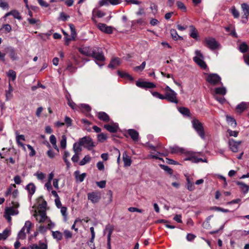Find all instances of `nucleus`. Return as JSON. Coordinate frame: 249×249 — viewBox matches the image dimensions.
I'll list each match as a JSON object with an SVG mask.
<instances>
[{
  "label": "nucleus",
  "instance_id": "obj_1",
  "mask_svg": "<svg viewBox=\"0 0 249 249\" xmlns=\"http://www.w3.org/2000/svg\"><path fill=\"white\" fill-rule=\"evenodd\" d=\"M79 51L82 54L94 58L99 67L101 68L104 65L105 58L101 48L96 47L91 48L89 46H85L79 48Z\"/></svg>",
  "mask_w": 249,
  "mask_h": 249
},
{
  "label": "nucleus",
  "instance_id": "obj_2",
  "mask_svg": "<svg viewBox=\"0 0 249 249\" xmlns=\"http://www.w3.org/2000/svg\"><path fill=\"white\" fill-rule=\"evenodd\" d=\"M207 47L212 51L219 50L221 45L219 42L213 37H208L205 39Z\"/></svg>",
  "mask_w": 249,
  "mask_h": 249
},
{
  "label": "nucleus",
  "instance_id": "obj_3",
  "mask_svg": "<svg viewBox=\"0 0 249 249\" xmlns=\"http://www.w3.org/2000/svg\"><path fill=\"white\" fill-rule=\"evenodd\" d=\"M32 223L29 221L25 222L24 226L18 232V239H24L26 238V233H29Z\"/></svg>",
  "mask_w": 249,
  "mask_h": 249
},
{
  "label": "nucleus",
  "instance_id": "obj_4",
  "mask_svg": "<svg viewBox=\"0 0 249 249\" xmlns=\"http://www.w3.org/2000/svg\"><path fill=\"white\" fill-rule=\"evenodd\" d=\"M145 145L148 147V148L150 149L151 153L149 156V157L151 159H159V160H162V158H159V156H165L163 153H160L159 152H156V146H153L151 144H150L149 142H147L145 143Z\"/></svg>",
  "mask_w": 249,
  "mask_h": 249
},
{
  "label": "nucleus",
  "instance_id": "obj_5",
  "mask_svg": "<svg viewBox=\"0 0 249 249\" xmlns=\"http://www.w3.org/2000/svg\"><path fill=\"white\" fill-rule=\"evenodd\" d=\"M206 80L212 85H217L219 84H222L221 82V77L216 73L209 74L206 78Z\"/></svg>",
  "mask_w": 249,
  "mask_h": 249
},
{
  "label": "nucleus",
  "instance_id": "obj_6",
  "mask_svg": "<svg viewBox=\"0 0 249 249\" xmlns=\"http://www.w3.org/2000/svg\"><path fill=\"white\" fill-rule=\"evenodd\" d=\"M163 97L164 100H166L170 103L176 104L178 103L177 93L174 90L168 92H165Z\"/></svg>",
  "mask_w": 249,
  "mask_h": 249
},
{
  "label": "nucleus",
  "instance_id": "obj_7",
  "mask_svg": "<svg viewBox=\"0 0 249 249\" xmlns=\"http://www.w3.org/2000/svg\"><path fill=\"white\" fill-rule=\"evenodd\" d=\"M82 146L88 150H91L94 146V143L91 138L88 136L84 137L79 139Z\"/></svg>",
  "mask_w": 249,
  "mask_h": 249
},
{
  "label": "nucleus",
  "instance_id": "obj_8",
  "mask_svg": "<svg viewBox=\"0 0 249 249\" xmlns=\"http://www.w3.org/2000/svg\"><path fill=\"white\" fill-rule=\"evenodd\" d=\"M18 213V210L13 206L7 207L5 210L4 217L8 222H10L12 219L11 215H17Z\"/></svg>",
  "mask_w": 249,
  "mask_h": 249
},
{
  "label": "nucleus",
  "instance_id": "obj_9",
  "mask_svg": "<svg viewBox=\"0 0 249 249\" xmlns=\"http://www.w3.org/2000/svg\"><path fill=\"white\" fill-rule=\"evenodd\" d=\"M241 8L243 12L242 17V22L246 23L248 20V17L249 16V5L246 3H244L241 4Z\"/></svg>",
  "mask_w": 249,
  "mask_h": 249
},
{
  "label": "nucleus",
  "instance_id": "obj_10",
  "mask_svg": "<svg viewBox=\"0 0 249 249\" xmlns=\"http://www.w3.org/2000/svg\"><path fill=\"white\" fill-rule=\"evenodd\" d=\"M137 87L142 89H153L156 88V85L152 82L146 81H137L136 82Z\"/></svg>",
  "mask_w": 249,
  "mask_h": 249
},
{
  "label": "nucleus",
  "instance_id": "obj_11",
  "mask_svg": "<svg viewBox=\"0 0 249 249\" xmlns=\"http://www.w3.org/2000/svg\"><path fill=\"white\" fill-rule=\"evenodd\" d=\"M192 124L194 128L196 130V131L197 132L199 136L202 138V124L198 121L196 119H194L193 120Z\"/></svg>",
  "mask_w": 249,
  "mask_h": 249
},
{
  "label": "nucleus",
  "instance_id": "obj_12",
  "mask_svg": "<svg viewBox=\"0 0 249 249\" xmlns=\"http://www.w3.org/2000/svg\"><path fill=\"white\" fill-rule=\"evenodd\" d=\"M15 134L16 141L17 144L18 145V146L21 147L24 151H26L25 145L23 142H21V141H25V138L24 135L19 134L18 131H17L15 132Z\"/></svg>",
  "mask_w": 249,
  "mask_h": 249
},
{
  "label": "nucleus",
  "instance_id": "obj_13",
  "mask_svg": "<svg viewBox=\"0 0 249 249\" xmlns=\"http://www.w3.org/2000/svg\"><path fill=\"white\" fill-rule=\"evenodd\" d=\"M97 26L101 31L106 34H111L113 32L112 27L107 26L105 23H99Z\"/></svg>",
  "mask_w": 249,
  "mask_h": 249
},
{
  "label": "nucleus",
  "instance_id": "obj_14",
  "mask_svg": "<svg viewBox=\"0 0 249 249\" xmlns=\"http://www.w3.org/2000/svg\"><path fill=\"white\" fill-rule=\"evenodd\" d=\"M122 0H100L99 5L100 6H108L109 4L116 5L120 4Z\"/></svg>",
  "mask_w": 249,
  "mask_h": 249
},
{
  "label": "nucleus",
  "instance_id": "obj_15",
  "mask_svg": "<svg viewBox=\"0 0 249 249\" xmlns=\"http://www.w3.org/2000/svg\"><path fill=\"white\" fill-rule=\"evenodd\" d=\"M36 220L39 223H43L48 220L45 210L39 211L38 214L35 215Z\"/></svg>",
  "mask_w": 249,
  "mask_h": 249
},
{
  "label": "nucleus",
  "instance_id": "obj_16",
  "mask_svg": "<svg viewBox=\"0 0 249 249\" xmlns=\"http://www.w3.org/2000/svg\"><path fill=\"white\" fill-rule=\"evenodd\" d=\"M196 56L194 57L193 60L202 68V54L200 51L196 50L195 51Z\"/></svg>",
  "mask_w": 249,
  "mask_h": 249
},
{
  "label": "nucleus",
  "instance_id": "obj_17",
  "mask_svg": "<svg viewBox=\"0 0 249 249\" xmlns=\"http://www.w3.org/2000/svg\"><path fill=\"white\" fill-rule=\"evenodd\" d=\"M107 131L111 133H115L117 132L119 129V125L117 123H112L111 124H106L104 126Z\"/></svg>",
  "mask_w": 249,
  "mask_h": 249
},
{
  "label": "nucleus",
  "instance_id": "obj_18",
  "mask_svg": "<svg viewBox=\"0 0 249 249\" xmlns=\"http://www.w3.org/2000/svg\"><path fill=\"white\" fill-rule=\"evenodd\" d=\"M241 142H236L233 139H230L229 141V146L230 149L233 152H236L238 151V146L241 143Z\"/></svg>",
  "mask_w": 249,
  "mask_h": 249
},
{
  "label": "nucleus",
  "instance_id": "obj_19",
  "mask_svg": "<svg viewBox=\"0 0 249 249\" xmlns=\"http://www.w3.org/2000/svg\"><path fill=\"white\" fill-rule=\"evenodd\" d=\"M170 149L171 153L172 154H181L186 152V150L185 149L180 147L177 145L170 146Z\"/></svg>",
  "mask_w": 249,
  "mask_h": 249
},
{
  "label": "nucleus",
  "instance_id": "obj_20",
  "mask_svg": "<svg viewBox=\"0 0 249 249\" xmlns=\"http://www.w3.org/2000/svg\"><path fill=\"white\" fill-rule=\"evenodd\" d=\"M25 189L28 192V197L31 198L32 196L35 194L36 190V187L33 183H30L27 184L25 187Z\"/></svg>",
  "mask_w": 249,
  "mask_h": 249
},
{
  "label": "nucleus",
  "instance_id": "obj_21",
  "mask_svg": "<svg viewBox=\"0 0 249 249\" xmlns=\"http://www.w3.org/2000/svg\"><path fill=\"white\" fill-rule=\"evenodd\" d=\"M185 176L186 178L187 189L191 191L194 190L195 189V185L193 178L187 174H185Z\"/></svg>",
  "mask_w": 249,
  "mask_h": 249
},
{
  "label": "nucleus",
  "instance_id": "obj_22",
  "mask_svg": "<svg viewBox=\"0 0 249 249\" xmlns=\"http://www.w3.org/2000/svg\"><path fill=\"white\" fill-rule=\"evenodd\" d=\"M88 198L93 203H96L99 201L100 197L97 193L92 192L88 194Z\"/></svg>",
  "mask_w": 249,
  "mask_h": 249
},
{
  "label": "nucleus",
  "instance_id": "obj_23",
  "mask_svg": "<svg viewBox=\"0 0 249 249\" xmlns=\"http://www.w3.org/2000/svg\"><path fill=\"white\" fill-rule=\"evenodd\" d=\"M74 174L77 182H82L84 181L86 177V174L85 173L80 174V171L78 170L75 171Z\"/></svg>",
  "mask_w": 249,
  "mask_h": 249
},
{
  "label": "nucleus",
  "instance_id": "obj_24",
  "mask_svg": "<svg viewBox=\"0 0 249 249\" xmlns=\"http://www.w3.org/2000/svg\"><path fill=\"white\" fill-rule=\"evenodd\" d=\"M127 132L133 141L135 142L138 141L139 135L138 131L133 129H129L128 130Z\"/></svg>",
  "mask_w": 249,
  "mask_h": 249
},
{
  "label": "nucleus",
  "instance_id": "obj_25",
  "mask_svg": "<svg viewBox=\"0 0 249 249\" xmlns=\"http://www.w3.org/2000/svg\"><path fill=\"white\" fill-rule=\"evenodd\" d=\"M123 160L125 167L130 166L132 163L130 157L127 155L126 152H124L123 154Z\"/></svg>",
  "mask_w": 249,
  "mask_h": 249
},
{
  "label": "nucleus",
  "instance_id": "obj_26",
  "mask_svg": "<svg viewBox=\"0 0 249 249\" xmlns=\"http://www.w3.org/2000/svg\"><path fill=\"white\" fill-rule=\"evenodd\" d=\"M120 64H121V61H120V58H119L118 57H115L111 60L108 67V68L113 69L116 68Z\"/></svg>",
  "mask_w": 249,
  "mask_h": 249
},
{
  "label": "nucleus",
  "instance_id": "obj_27",
  "mask_svg": "<svg viewBox=\"0 0 249 249\" xmlns=\"http://www.w3.org/2000/svg\"><path fill=\"white\" fill-rule=\"evenodd\" d=\"M7 51L9 53L10 57L13 60H16L18 59V57L17 56V53H16V51L14 48L12 47H8L7 48Z\"/></svg>",
  "mask_w": 249,
  "mask_h": 249
},
{
  "label": "nucleus",
  "instance_id": "obj_28",
  "mask_svg": "<svg viewBox=\"0 0 249 249\" xmlns=\"http://www.w3.org/2000/svg\"><path fill=\"white\" fill-rule=\"evenodd\" d=\"M214 95H225L227 93V89L224 87L222 86L221 87L216 88L214 89Z\"/></svg>",
  "mask_w": 249,
  "mask_h": 249
},
{
  "label": "nucleus",
  "instance_id": "obj_29",
  "mask_svg": "<svg viewBox=\"0 0 249 249\" xmlns=\"http://www.w3.org/2000/svg\"><path fill=\"white\" fill-rule=\"evenodd\" d=\"M178 111L184 117H190V110L185 107H178Z\"/></svg>",
  "mask_w": 249,
  "mask_h": 249
},
{
  "label": "nucleus",
  "instance_id": "obj_30",
  "mask_svg": "<svg viewBox=\"0 0 249 249\" xmlns=\"http://www.w3.org/2000/svg\"><path fill=\"white\" fill-rule=\"evenodd\" d=\"M10 15L13 16L15 18H16V19H18L19 20H20L22 18L21 16L20 15L19 13L17 10H12L9 12L5 14L4 17H7Z\"/></svg>",
  "mask_w": 249,
  "mask_h": 249
},
{
  "label": "nucleus",
  "instance_id": "obj_31",
  "mask_svg": "<svg viewBox=\"0 0 249 249\" xmlns=\"http://www.w3.org/2000/svg\"><path fill=\"white\" fill-rule=\"evenodd\" d=\"M236 184L239 186L241 191L244 194H247L249 190V186L242 182L237 181Z\"/></svg>",
  "mask_w": 249,
  "mask_h": 249
},
{
  "label": "nucleus",
  "instance_id": "obj_32",
  "mask_svg": "<svg viewBox=\"0 0 249 249\" xmlns=\"http://www.w3.org/2000/svg\"><path fill=\"white\" fill-rule=\"evenodd\" d=\"M107 231L108 232L107 235V247L108 249H111V246H110V239H111V235L113 232V229L111 227H106L105 232Z\"/></svg>",
  "mask_w": 249,
  "mask_h": 249
},
{
  "label": "nucleus",
  "instance_id": "obj_33",
  "mask_svg": "<svg viewBox=\"0 0 249 249\" xmlns=\"http://www.w3.org/2000/svg\"><path fill=\"white\" fill-rule=\"evenodd\" d=\"M99 119L104 122H108L109 120V116L105 112H99L98 114Z\"/></svg>",
  "mask_w": 249,
  "mask_h": 249
},
{
  "label": "nucleus",
  "instance_id": "obj_34",
  "mask_svg": "<svg viewBox=\"0 0 249 249\" xmlns=\"http://www.w3.org/2000/svg\"><path fill=\"white\" fill-rule=\"evenodd\" d=\"M118 74L121 77L125 78L131 81H133L134 80V78L132 77L130 74L124 71H117Z\"/></svg>",
  "mask_w": 249,
  "mask_h": 249
},
{
  "label": "nucleus",
  "instance_id": "obj_35",
  "mask_svg": "<svg viewBox=\"0 0 249 249\" xmlns=\"http://www.w3.org/2000/svg\"><path fill=\"white\" fill-rule=\"evenodd\" d=\"M171 36H172L173 39L175 40H178V39H183V37L180 36H179L175 29H172L170 31Z\"/></svg>",
  "mask_w": 249,
  "mask_h": 249
},
{
  "label": "nucleus",
  "instance_id": "obj_36",
  "mask_svg": "<svg viewBox=\"0 0 249 249\" xmlns=\"http://www.w3.org/2000/svg\"><path fill=\"white\" fill-rule=\"evenodd\" d=\"M82 144L79 140L78 142H75L73 145V150L74 153H78L82 151Z\"/></svg>",
  "mask_w": 249,
  "mask_h": 249
},
{
  "label": "nucleus",
  "instance_id": "obj_37",
  "mask_svg": "<svg viewBox=\"0 0 249 249\" xmlns=\"http://www.w3.org/2000/svg\"><path fill=\"white\" fill-rule=\"evenodd\" d=\"M190 27L191 28L190 36L191 37H192L196 40H197L198 36V33H197V30L195 28V27L193 25L190 26Z\"/></svg>",
  "mask_w": 249,
  "mask_h": 249
},
{
  "label": "nucleus",
  "instance_id": "obj_38",
  "mask_svg": "<svg viewBox=\"0 0 249 249\" xmlns=\"http://www.w3.org/2000/svg\"><path fill=\"white\" fill-rule=\"evenodd\" d=\"M247 103L244 102H241L238 104L236 107V109L237 112L241 113L247 108Z\"/></svg>",
  "mask_w": 249,
  "mask_h": 249
},
{
  "label": "nucleus",
  "instance_id": "obj_39",
  "mask_svg": "<svg viewBox=\"0 0 249 249\" xmlns=\"http://www.w3.org/2000/svg\"><path fill=\"white\" fill-rule=\"evenodd\" d=\"M50 142L52 144L54 149L56 150L57 151H59V148L56 144V139L54 135H51L50 137Z\"/></svg>",
  "mask_w": 249,
  "mask_h": 249
},
{
  "label": "nucleus",
  "instance_id": "obj_40",
  "mask_svg": "<svg viewBox=\"0 0 249 249\" xmlns=\"http://www.w3.org/2000/svg\"><path fill=\"white\" fill-rule=\"evenodd\" d=\"M226 121L228 124L231 127H235L236 126V122L233 118L227 116Z\"/></svg>",
  "mask_w": 249,
  "mask_h": 249
},
{
  "label": "nucleus",
  "instance_id": "obj_41",
  "mask_svg": "<svg viewBox=\"0 0 249 249\" xmlns=\"http://www.w3.org/2000/svg\"><path fill=\"white\" fill-rule=\"evenodd\" d=\"M10 234V231L7 229H5L2 233H0V240L6 239Z\"/></svg>",
  "mask_w": 249,
  "mask_h": 249
},
{
  "label": "nucleus",
  "instance_id": "obj_42",
  "mask_svg": "<svg viewBox=\"0 0 249 249\" xmlns=\"http://www.w3.org/2000/svg\"><path fill=\"white\" fill-rule=\"evenodd\" d=\"M13 91V89L9 83L8 85V90L6 91V100H10L13 96L12 92Z\"/></svg>",
  "mask_w": 249,
  "mask_h": 249
},
{
  "label": "nucleus",
  "instance_id": "obj_43",
  "mask_svg": "<svg viewBox=\"0 0 249 249\" xmlns=\"http://www.w3.org/2000/svg\"><path fill=\"white\" fill-rule=\"evenodd\" d=\"M32 249H47V245L44 243H39V245L34 244L32 247Z\"/></svg>",
  "mask_w": 249,
  "mask_h": 249
},
{
  "label": "nucleus",
  "instance_id": "obj_44",
  "mask_svg": "<svg viewBox=\"0 0 249 249\" xmlns=\"http://www.w3.org/2000/svg\"><path fill=\"white\" fill-rule=\"evenodd\" d=\"M7 75L12 81H15L16 78V72L12 70H10L7 72Z\"/></svg>",
  "mask_w": 249,
  "mask_h": 249
},
{
  "label": "nucleus",
  "instance_id": "obj_45",
  "mask_svg": "<svg viewBox=\"0 0 249 249\" xmlns=\"http://www.w3.org/2000/svg\"><path fill=\"white\" fill-rule=\"evenodd\" d=\"M91 160V158L89 155L85 156L84 158L80 161L79 164L83 166L89 162Z\"/></svg>",
  "mask_w": 249,
  "mask_h": 249
},
{
  "label": "nucleus",
  "instance_id": "obj_46",
  "mask_svg": "<svg viewBox=\"0 0 249 249\" xmlns=\"http://www.w3.org/2000/svg\"><path fill=\"white\" fill-rule=\"evenodd\" d=\"M76 67L73 66V65L71 63H69L68 64L67 68L65 69V71H68L71 73H73L76 71Z\"/></svg>",
  "mask_w": 249,
  "mask_h": 249
},
{
  "label": "nucleus",
  "instance_id": "obj_47",
  "mask_svg": "<svg viewBox=\"0 0 249 249\" xmlns=\"http://www.w3.org/2000/svg\"><path fill=\"white\" fill-rule=\"evenodd\" d=\"M186 160H190L192 162L194 163H198L200 161H202V159L201 158H198L197 157H196L195 156H191L189 157H188L185 159Z\"/></svg>",
  "mask_w": 249,
  "mask_h": 249
},
{
  "label": "nucleus",
  "instance_id": "obj_48",
  "mask_svg": "<svg viewBox=\"0 0 249 249\" xmlns=\"http://www.w3.org/2000/svg\"><path fill=\"white\" fill-rule=\"evenodd\" d=\"M239 50L241 53H244L248 50V46L245 42L241 43L239 46Z\"/></svg>",
  "mask_w": 249,
  "mask_h": 249
},
{
  "label": "nucleus",
  "instance_id": "obj_49",
  "mask_svg": "<svg viewBox=\"0 0 249 249\" xmlns=\"http://www.w3.org/2000/svg\"><path fill=\"white\" fill-rule=\"evenodd\" d=\"M67 146V137L66 135H63L60 141V146L62 149H65Z\"/></svg>",
  "mask_w": 249,
  "mask_h": 249
},
{
  "label": "nucleus",
  "instance_id": "obj_50",
  "mask_svg": "<svg viewBox=\"0 0 249 249\" xmlns=\"http://www.w3.org/2000/svg\"><path fill=\"white\" fill-rule=\"evenodd\" d=\"M52 235L54 239L57 240H60L62 238V234L59 231H52Z\"/></svg>",
  "mask_w": 249,
  "mask_h": 249
},
{
  "label": "nucleus",
  "instance_id": "obj_51",
  "mask_svg": "<svg viewBox=\"0 0 249 249\" xmlns=\"http://www.w3.org/2000/svg\"><path fill=\"white\" fill-rule=\"evenodd\" d=\"M230 12L235 18H239V13L234 6H233L231 8Z\"/></svg>",
  "mask_w": 249,
  "mask_h": 249
},
{
  "label": "nucleus",
  "instance_id": "obj_52",
  "mask_svg": "<svg viewBox=\"0 0 249 249\" xmlns=\"http://www.w3.org/2000/svg\"><path fill=\"white\" fill-rule=\"evenodd\" d=\"M146 63L145 61L143 62L140 66H136L134 68V70L135 71L139 72L142 71L145 68Z\"/></svg>",
  "mask_w": 249,
  "mask_h": 249
},
{
  "label": "nucleus",
  "instance_id": "obj_53",
  "mask_svg": "<svg viewBox=\"0 0 249 249\" xmlns=\"http://www.w3.org/2000/svg\"><path fill=\"white\" fill-rule=\"evenodd\" d=\"M150 92L153 97L161 100H164V95L161 94L157 91H153L152 90H150Z\"/></svg>",
  "mask_w": 249,
  "mask_h": 249
},
{
  "label": "nucleus",
  "instance_id": "obj_54",
  "mask_svg": "<svg viewBox=\"0 0 249 249\" xmlns=\"http://www.w3.org/2000/svg\"><path fill=\"white\" fill-rule=\"evenodd\" d=\"M107 139V135L104 133H100L97 135V140L99 142H102Z\"/></svg>",
  "mask_w": 249,
  "mask_h": 249
},
{
  "label": "nucleus",
  "instance_id": "obj_55",
  "mask_svg": "<svg viewBox=\"0 0 249 249\" xmlns=\"http://www.w3.org/2000/svg\"><path fill=\"white\" fill-rule=\"evenodd\" d=\"M80 106L83 111H85L88 113H89L91 110V107L88 104H81L80 105Z\"/></svg>",
  "mask_w": 249,
  "mask_h": 249
},
{
  "label": "nucleus",
  "instance_id": "obj_56",
  "mask_svg": "<svg viewBox=\"0 0 249 249\" xmlns=\"http://www.w3.org/2000/svg\"><path fill=\"white\" fill-rule=\"evenodd\" d=\"M70 27L71 30V36L73 39H74L76 36V33L75 31V27L72 24H70Z\"/></svg>",
  "mask_w": 249,
  "mask_h": 249
},
{
  "label": "nucleus",
  "instance_id": "obj_57",
  "mask_svg": "<svg viewBox=\"0 0 249 249\" xmlns=\"http://www.w3.org/2000/svg\"><path fill=\"white\" fill-rule=\"evenodd\" d=\"M16 187V186L15 184H11L5 193V196H9V195H10L11 194L13 189Z\"/></svg>",
  "mask_w": 249,
  "mask_h": 249
},
{
  "label": "nucleus",
  "instance_id": "obj_58",
  "mask_svg": "<svg viewBox=\"0 0 249 249\" xmlns=\"http://www.w3.org/2000/svg\"><path fill=\"white\" fill-rule=\"evenodd\" d=\"M67 104L72 109H76V104L72 101L71 98H67Z\"/></svg>",
  "mask_w": 249,
  "mask_h": 249
},
{
  "label": "nucleus",
  "instance_id": "obj_59",
  "mask_svg": "<svg viewBox=\"0 0 249 249\" xmlns=\"http://www.w3.org/2000/svg\"><path fill=\"white\" fill-rule=\"evenodd\" d=\"M34 176H36L37 179L40 180H43L45 177V174L41 172H37L34 174Z\"/></svg>",
  "mask_w": 249,
  "mask_h": 249
},
{
  "label": "nucleus",
  "instance_id": "obj_60",
  "mask_svg": "<svg viewBox=\"0 0 249 249\" xmlns=\"http://www.w3.org/2000/svg\"><path fill=\"white\" fill-rule=\"evenodd\" d=\"M61 210H60V211H61V213L62 214V215L64 217V221H66L67 220V209L66 207H61Z\"/></svg>",
  "mask_w": 249,
  "mask_h": 249
},
{
  "label": "nucleus",
  "instance_id": "obj_61",
  "mask_svg": "<svg viewBox=\"0 0 249 249\" xmlns=\"http://www.w3.org/2000/svg\"><path fill=\"white\" fill-rule=\"evenodd\" d=\"M177 5L179 9L182 10L183 11H186V7L185 6V5L183 4V3L181 1H178L177 2Z\"/></svg>",
  "mask_w": 249,
  "mask_h": 249
},
{
  "label": "nucleus",
  "instance_id": "obj_62",
  "mask_svg": "<svg viewBox=\"0 0 249 249\" xmlns=\"http://www.w3.org/2000/svg\"><path fill=\"white\" fill-rule=\"evenodd\" d=\"M214 97L215 100H216L218 102L222 104H224L226 101L225 98L224 97H219L216 95H214Z\"/></svg>",
  "mask_w": 249,
  "mask_h": 249
},
{
  "label": "nucleus",
  "instance_id": "obj_63",
  "mask_svg": "<svg viewBox=\"0 0 249 249\" xmlns=\"http://www.w3.org/2000/svg\"><path fill=\"white\" fill-rule=\"evenodd\" d=\"M65 123L68 127L71 126L72 125V120L68 116L65 117Z\"/></svg>",
  "mask_w": 249,
  "mask_h": 249
},
{
  "label": "nucleus",
  "instance_id": "obj_64",
  "mask_svg": "<svg viewBox=\"0 0 249 249\" xmlns=\"http://www.w3.org/2000/svg\"><path fill=\"white\" fill-rule=\"evenodd\" d=\"M70 18L69 16L66 15L63 12H61L60 14L59 18H60V19H61V20H62L63 21H66L68 19V18Z\"/></svg>",
  "mask_w": 249,
  "mask_h": 249
}]
</instances>
